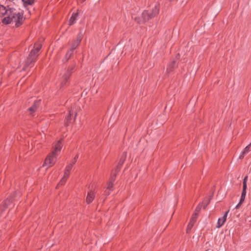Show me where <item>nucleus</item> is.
I'll list each match as a JSON object with an SVG mask.
<instances>
[{"label": "nucleus", "mask_w": 251, "mask_h": 251, "mask_svg": "<svg viewBox=\"0 0 251 251\" xmlns=\"http://www.w3.org/2000/svg\"><path fill=\"white\" fill-rule=\"evenodd\" d=\"M228 212H229V210L226 211L224 214V216L222 217L219 218L217 223V226H216L217 228H220L225 224V223L226 222V218H227Z\"/></svg>", "instance_id": "8"}, {"label": "nucleus", "mask_w": 251, "mask_h": 251, "mask_svg": "<svg viewBox=\"0 0 251 251\" xmlns=\"http://www.w3.org/2000/svg\"><path fill=\"white\" fill-rule=\"evenodd\" d=\"M82 37L81 33L80 32L78 34L77 39L76 40H79V42H80L82 40Z\"/></svg>", "instance_id": "26"}, {"label": "nucleus", "mask_w": 251, "mask_h": 251, "mask_svg": "<svg viewBox=\"0 0 251 251\" xmlns=\"http://www.w3.org/2000/svg\"><path fill=\"white\" fill-rule=\"evenodd\" d=\"M246 190L247 188H243L240 200V201H241V202H243L245 201L247 193Z\"/></svg>", "instance_id": "19"}, {"label": "nucleus", "mask_w": 251, "mask_h": 251, "mask_svg": "<svg viewBox=\"0 0 251 251\" xmlns=\"http://www.w3.org/2000/svg\"><path fill=\"white\" fill-rule=\"evenodd\" d=\"M10 8L7 9L6 7L0 4V17H2L4 15L7 16L9 14V11H10Z\"/></svg>", "instance_id": "12"}, {"label": "nucleus", "mask_w": 251, "mask_h": 251, "mask_svg": "<svg viewBox=\"0 0 251 251\" xmlns=\"http://www.w3.org/2000/svg\"><path fill=\"white\" fill-rule=\"evenodd\" d=\"M73 68L71 69H68L65 71V72L63 75L62 77V79L61 80V87L66 85L69 77L71 76Z\"/></svg>", "instance_id": "6"}, {"label": "nucleus", "mask_w": 251, "mask_h": 251, "mask_svg": "<svg viewBox=\"0 0 251 251\" xmlns=\"http://www.w3.org/2000/svg\"><path fill=\"white\" fill-rule=\"evenodd\" d=\"M40 100H36L34 102V104L28 109V110L30 112V114L33 116V113L36 110L38 107L39 105Z\"/></svg>", "instance_id": "10"}, {"label": "nucleus", "mask_w": 251, "mask_h": 251, "mask_svg": "<svg viewBox=\"0 0 251 251\" xmlns=\"http://www.w3.org/2000/svg\"><path fill=\"white\" fill-rule=\"evenodd\" d=\"M200 208L197 207V208H196V211H197L198 212H199V210H200Z\"/></svg>", "instance_id": "28"}, {"label": "nucleus", "mask_w": 251, "mask_h": 251, "mask_svg": "<svg viewBox=\"0 0 251 251\" xmlns=\"http://www.w3.org/2000/svg\"><path fill=\"white\" fill-rule=\"evenodd\" d=\"M95 197V193L94 191H90L88 192L87 195L86 200V202L88 204L92 202V201H93Z\"/></svg>", "instance_id": "13"}, {"label": "nucleus", "mask_w": 251, "mask_h": 251, "mask_svg": "<svg viewBox=\"0 0 251 251\" xmlns=\"http://www.w3.org/2000/svg\"><path fill=\"white\" fill-rule=\"evenodd\" d=\"M73 51H71V50H70L66 53V58L67 59H69L71 56H72V55L73 54Z\"/></svg>", "instance_id": "24"}, {"label": "nucleus", "mask_w": 251, "mask_h": 251, "mask_svg": "<svg viewBox=\"0 0 251 251\" xmlns=\"http://www.w3.org/2000/svg\"><path fill=\"white\" fill-rule=\"evenodd\" d=\"M72 168H73V167L71 166V165H68L66 167V168H65V171H64V176L62 178V179L60 181V182H59L58 185H62L65 183L67 178L69 176V175H70V172H71V171Z\"/></svg>", "instance_id": "5"}, {"label": "nucleus", "mask_w": 251, "mask_h": 251, "mask_svg": "<svg viewBox=\"0 0 251 251\" xmlns=\"http://www.w3.org/2000/svg\"><path fill=\"white\" fill-rule=\"evenodd\" d=\"M176 65V61H173L172 62L168 64L167 67L166 72L168 74H170L171 72H173L174 69Z\"/></svg>", "instance_id": "14"}, {"label": "nucleus", "mask_w": 251, "mask_h": 251, "mask_svg": "<svg viewBox=\"0 0 251 251\" xmlns=\"http://www.w3.org/2000/svg\"><path fill=\"white\" fill-rule=\"evenodd\" d=\"M80 42H79V40H75L73 42L71 46V51H73L75 50L77 46L79 45Z\"/></svg>", "instance_id": "16"}, {"label": "nucleus", "mask_w": 251, "mask_h": 251, "mask_svg": "<svg viewBox=\"0 0 251 251\" xmlns=\"http://www.w3.org/2000/svg\"><path fill=\"white\" fill-rule=\"evenodd\" d=\"M126 153L124 152L120 159L117 168L116 169V171L119 172L120 171L121 166L126 160Z\"/></svg>", "instance_id": "9"}, {"label": "nucleus", "mask_w": 251, "mask_h": 251, "mask_svg": "<svg viewBox=\"0 0 251 251\" xmlns=\"http://www.w3.org/2000/svg\"><path fill=\"white\" fill-rule=\"evenodd\" d=\"M62 147L61 140L58 141L54 145V149L45 159L43 166H47V168L52 166L56 162L57 157Z\"/></svg>", "instance_id": "2"}, {"label": "nucleus", "mask_w": 251, "mask_h": 251, "mask_svg": "<svg viewBox=\"0 0 251 251\" xmlns=\"http://www.w3.org/2000/svg\"><path fill=\"white\" fill-rule=\"evenodd\" d=\"M248 179V176H246L244 179L243 182V188H247V181Z\"/></svg>", "instance_id": "23"}, {"label": "nucleus", "mask_w": 251, "mask_h": 251, "mask_svg": "<svg viewBox=\"0 0 251 251\" xmlns=\"http://www.w3.org/2000/svg\"><path fill=\"white\" fill-rule=\"evenodd\" d=\"M242 203H243V202H241V201H240L239 202L236 206L235 208L238 209Z\"/></svg>", "instance_id": "27"}, {"label": "nucleus", "mask_w": 251, "mask_h": 251, "mask_svg": "<svg viewBox=\"0 0 251 251\" xmlns=\"http://www.w3.org/2000/svg\"><path fill=\"white\" fill-rule=\"evenodd\" d=\"M42 44L40 42H37L35 43L33 49L31 50L25 62V66L24 68L25 70V67H29L33 63H34L37 59L39 55V52L42 48Z\"/></svg>", "instance_id": "3"}, {"label": "nucleus", "mask_w": 251, "mask_h": 251, "mask_svg": "<svg viewBox=\"0 0 251 251\" xmlns=\"http://www.w3.org/2000/svg\"><path fill=\"white\" fill-rule=\"evenodd\" d=\"M22 1L25 6L32 5L34 2V0H22Z\"/></svg>", "instance_id": "20"}, {"label": "nucleus", "mask_w": 251, "mask_h": 251, "mask_svg": "<svg viewBox=\"0 0 251 251\" xmlns=\"http://www.w3.org/2000/svg\"><path fill=\"white\" fill-rule=\"evenodd\" d=\"M73 115V112L70 110L69 112V114L67 117H66L65 120V124L66 126H68L69 124L71 123V116Z\"/></svg>", "instance_id": "17"}, {"label": "nucleus", "mask_w": 251, "mask_h": 251, "mask_svg": "<svg viewBox=\"0 0 251 251\" xmlns=\"http://www.w3.org/2000/svg\"><path fill=\"white\" fill-rule=\"evenodd\" d=\"M83 1H85V0H82Z\"/></svg>", "instance_id": "29"}, {"label": "nucleus", "mask_w": 251, "mask_h": 251, "mask_svg": "<svg viewBox=\"0 0 251 251\" xmlns=\"http://www.w3.org/2000/svg\"><path fill=\"white\" fill-rule=\"evenodd\" d=\"M197 216H198V214L196 213H194L192 215L191 220L187 226V233H188L190 231V230L191 229L192 227L193 226L195 223L196 221Z\"/></svg>", "instance_id": "7"}, {"label": "nucleus", "mask_w": 251, "mask_h": 251, "mask_svg": "<svg viewBox=\"0 0 251 251\" xmlns=\"http://www.w3.org/2000/svg\"><path fill=\"white\" fill-rule=\"evenodd\" d=\"M77 16H78V14L76 13H73L72 14V15L69 20V25H72L74 23H75V20L77 17Z\"/></svg>", "instance_id": "18"}, {"label": "nucleus", "mask_w": 251, "mask_h": 251, "mask_svg": "<svg viewBox=\"0 0 251 251\" xmlns=\"http://www.w3.org/2000/svg\"><path fill=\"white\" fill-rule=\"evenodd\" d=\"M78 158V155H76L75 156V157L74 158V159L71 161L70 163H69L68 165H71V166L73 167V165L76 162Z\"/></svg>", "instance_id": "22"}, {"label": "nucleus", "mask_w": 251, "mask_h": 251, "mask_svg": "<svg viewBox=\"0 0 251 251\" xmlns=\"http://www.w3.org/2000/svg\"><path fill=\"white\" fill-rule=\"evenodd\" d=\"M23 21V13L12 8H10L8 16L2 20V23L6 25L14 23L16 27L20 26Z\"/></svg>", "instance_id": "1"}, {"label": "nucleus", "mask_w": 251, "mask_h": 251, "mask_svg": "<svg viewBox=\"0 0 251 251\" xmlns=\"http://www.w3.org/2000/svg\"><path fill=\"white\" fill-rule=\"evenodd\" d=\"M113 186V182L109 181L107 184L106 190L105 191V194L108 196L110 194V192L112 190Z\"/></svg>", "instance_id": "15"}, {"label": "nucleus", "mask_w": 251, "mask_h": 251, "mask_svg": "<svg viewBox=\"0 0 251 251\" xmlns=\"http://www.w3.org/2000/svg\"><path fill=\"white\" fill-rule=\"evenodd\" d=\"M159 5L156 3L151 9L144 10L142 14V20L138 21L137 18H135V20L138 23L146 22L150 19L155 17L159 13Z\"/></svg>", "instance_id": "4"}, {"label": "nucleus", "mask_w": 251, "mask_h": 251, "mask_svg": "<svg viewBox=\"0 0 251 251\" xmlns=\"http://www.w3.org/2000/svg\"><path fill=\"white\" fill-rule=\"evenodd\" d=\"M251 151V143L248 145L246 148L243 150V151L241 153L239 158L240 159H242L244 156L247 154L249 152Z\"/></svg>", "instance_id": "11"}, {"label": "nucleus", "mask_w": 251, "mask_h": 251, "mask_svg": "<svg viewBox=\"0 0 251 251\" xmlns=\"http://www.w3.org/2000/svg\"><path fill=\"white\" fill-rule=\"evenodd\" d=\"M10 201H11V200L10 199H7L5 202H4V204L6 206H8L10 202Z\"/></svg>", "instance_id": "25"}, {"label": "nucleus", "mask_w": 251, "mask_h": 251, "mask_svg": "<svg viewBox=\"0 0 251 251\" xmlns=\"http://www.w3.org/2000/svg\"><path fill=\"white\" fill-rule=\"evenodd\" d=\"M117 172H118L116 171V170H115L114 173H112V174L109 179L110 181H112V182H114V181L115 180L116 176V173H117Z\"/></svg>", "instance_id": "21"}]
</instances>
